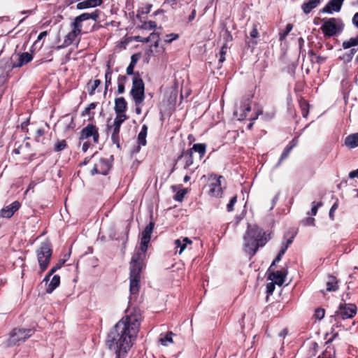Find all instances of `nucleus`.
<instances>
[{
    "label": "nucleus",
    "mask_w": 358,
    "mask_h": 358,
    "mask_svg": "<svg viewBox=\"0 0 358 358\" xmlns=\"http://www.w3.org/2000/svg\"><path fill=\"white\" fill-rule=\"evenodd\" d=\"M101 84L100 80H94L93 81L90 80L87 83L88 92L89 94L92 96L94 94L96 89Z\"/></svg>",
    "instance_id": "2f4dec72"
},
{
    "label": "nucleus",
    "mask_w": 358,
    "mask_h": 358,
    "mask_svg": "<svg viewBox=\"0 0 358 358\" xmlns=\"http://www.w3.org/2000/svg\"><path fill=\"white\" fill-rule=\"evenodd\" d=\"M173 334L171 331L168 332L164 337L159 339V342L162 345L167 346L169 343H173L172 336Z\"/></svg>",
    "instance_id": "473e14b6"
},
{
    "label": "nucleus",
    "mask_w": 358,
    "mask_h": 358,
    "mask_svg": "<svg viewBox=\"0 0 358 358\" xmlns=\"http://www.w3.org/2000/svg\"><path fill=\"white\" fill-rule=\"evenodd\" d=\"M352 22H358V12L352 17Z\"/></svg>",
    "instance_id": "774afa93"
},
{
    "label": "nucleus",
    "mask_w": 358,
    "mask_h": 358,
    "mask_svg": "<svg viewBox=\"0 0 358 358\" xmlns=\"http://www.w3.org/2000/svg\"><path fill=\"white\" fill-rule=\"evenodd\" d=\"M179 38V35L178 34H169L165 36L164 41L167 43H171L172 41L177 40Z\"/></svg>",
    "instance_id": "37998d69"
},
{
    "label": "nucleus",
    "mask_w": 358,
    "mask_h": 358,
    "mask_svg": "<svg viewBox=\"0 0 358 358\" xmlns=\"http://www.w3.org/2000/svg\"><path fill=\"white\" fill-rule=\"evenodd\" d=\"M65 262V260H61L59 261V262L58 264H57L55 266H53L50 271V274H53L54 273H55L58 269H59L62 266L63 264H64Z\"/></svg>",
    "instance_id": "de8ad7c7"
},
{
    "label": "nucleus",
    "mask_w": 358,
    "mask_h": 358,
    "mask_svg": "<svg viewBox=\"0 0 358 358\" xmlns=\"http://www.w3.org/2000/svg\"><path fill=\"white\" fill-rule=\"evenodd\" d=\"M60 284V277L55 275L52 278L51 281L48 284L46 287V292L48 294L52 293Z\"/></svg>",
    "instance_id": "393cba45"
},
{
    "label": "nucleus",
    "mask_w": 358,
    "mask_h": 358,
    "mask_svg": "<svg viewBox=\"0 0 358 358\" xmlns=\"http://www.w3.org/2000/svg\"><path fill=\"white\" fill-rule=\"evenodd\" d=\"M338 207V204L337 203H334L332 207L330 209V211H329V217L333 220L334 219V210L337 208Z\"/></svg>",
    "instance_id": "864d4df0"
},
{
    "label": "nucleus",
    "mask_w": 358,
    "mask_h": 358,
    "mask_svg": "<svg viewBox=\"0 0 358 358\" xmlns=\"http://www.w3.org/2000/svg\"><path fill=\"white\" fill-rule=\"evenodd\" d=\"M17 61L13 63V67H21L23 65L29 63L33 59V57L29 52H23L17 55Z\"/></svg>",
    "instance_id": "aec40b11"
},
{
    "label": "nucleus",
    "mask_w": 358,
    "mask_h": 358,
    "mask_svg": "<svg viewBox=\"0 0 358 358\" xmlns=\"http://www.w3.org/2000/svg\"><path fill=\"white\" fill-rule=\"evenodd\" d=\"M320 3V0H307L302 5V9L304 13H308L313 8H316Z\"/></svg>",
    "instance_id": "a878e982"
},
{
    "label": "nucleus",
    "mask_w": 358,
    "mask_h": 358,
    "mask_svg": "<svg viewBox=\"0 0 358 358\" xmlns=\"http://www.w3.org/2000/svg\"><path fill=\"white\" fill-rule=\"evenodd\" d=\"M125 119H122L121 117L115 118L113 125H108V129L111 133L112 142L116 145L117 148H120V131L122 124L125 121Z\"/></svg>",
    "instance_id": "9b49d317"
},
{
    "label": "nucleus",
    "mask_w": 358,
    "mask_h": 358,
    "mask_svg": "<svg viewBox=\"0 0 358 358\" xmlns=\"http://www.w3.org/2000/svg\"><path fill=\"white\" fill-rule=\"evenodd\" d=\"M156 26L153 25L152 24H143L142 25L139 26L138 27L142 29H148L149 31L152 30Z\"/></svg>",
    "instance_id": "603ef678"
},
{
    "label": "nucleus",
    "mask_w": 358,
    "mask_h": 358,
    "mask_svg": "<svg viewBox=\"0 0 358 358\" xmlns=\"http://www.w3.org/2000/svg\"><path fill=\"white\" fill-rule=\"evenodd\" d=\"M228 46L227 43L224 44L219 52V62L222 63L225 61V55L227 54Z\"/></svg>",
    "instance_id": "58836bf2"
},
{
    "label": "nucleus",
    "mask_w": 358,
    "mask_h": 358,
    "mask_svg": "<svg viewBox=\"0 0 358 358\" xmlns=\"http://www.w3.org/2000/svg\"><path fill=\"white\" fill-rule=\"evenodd\" d=\"M287 275V271H277L270 274L269 278L274 282L275 284L282 285L285 282Z\"/></svg>",
    "instance_id": "412c9836"
},
{
    "label": "nucleus",
    "mask_w": 358,
    "mask_h": 358,
    "mask_svg": "<svg viewBox=\"0 0 358 358\" xmlns=\"http://www.w3.org/2000/svg\"><path fill=\"white\" fill-rule=\"evenodd\" d=\"M101 13V12L99 10L96 9L90 13H83V14L80 15L79 16L76 17L75 18L73 22H76V23L83 22V21L88 20L90 19H92V20H94L95 22H96L99 19V15Z\"/></svg>",
    "instance_id": "a211bd4d"
},
{
    "label": "nucleus",
    "mask_w": 358,
    "mask_h": 358,
    "mask_svg": "<svg viewBox=\"0 0 358 358\" xmlns=\"http://www.w3.org/2000/svg\"><path fill=\"white\" fill-rule=\"evenodd\" d=\"M187 191L186 189H182L178 191L173 196L174 200L181 202L183 200L184 196L187 194Z\"/></svg>",
    "instance_id": "ea45409f"
},
{
    "label": "nucleus",
    "mask_w": 358,
    "mask_h": 358,
    "mask_svg": "<svg viewBox=\"0 0 358 358\" xmlns=\"http://www.w3.org/2000/svg\"><path fill=\"white\" fill-rule=\"evenodd\" d=\"M267 292L272 293L274 289V284L272 282L268 283L266 285Z\"/></svg>",
    "instance_id": "13d9d810"
},
{
    "label": "nucleus",
    "mask_w": 358,
    "mask_h": 358,
    "mask_svg": "<svg viewBox=\"0 0 358 358\" xmlns=\"http://www.w3.org/2000/svg\"><path fill=\"white\" fill-rule=\"evenodd\" d=\"M321 206V203L315 204V202L313 203V206L311 208L310 214L312 215H315L317 213L318 208Z\"/></svg>",
    "instance_id": "3c124183"
},
{
    "label": "nucleus",
    "mask_w": 358,
    "mask_h": 358,
    "mask_svg": "<svg viewBox=\"0 0 358 358\" xmlns=\"http://www.w3.org/2000/svg\"><path fill=\"white\" fill-rule=\"evenodd\" d=\"M159 39V35L154 32L151 33L148 37H143L141 36H135V40L136 41L143 43L154 42L155 46H158Z\"/></svg>",
    "instance_id": "5701e85b"
},
{
    "label": "nucleus",
    "mask_w": 358,
    "mask_h": 358,
    "mask_svg": "<svg viewBox=\"0 0 358 358\" xmlns=\"http://www.w3.org/2000/svg\"><path fill=\"white\" fill-rule=\"evenodd\" d=\"M110 166L111 165L107 159L99 158V160L94 163V167L91 170V174L92 176L94 174L106 175Z\"/></svg>",
    "instance_id": "f8f14e48"
},
{
    "label": "nucleus",
    "mask_w": 358,
    "mask_h": 358,
    "mask_svg": "<svg viewBox=\"0 0 358 358\" xmlns=\"http://www.w3.org/2000/svg\"><path fill=\"white\" fill-rule=\"evenodd\" d=\"M206 145L204 143H196L194 144L192 148L189 150H192L198 152L200 155V157H203L206 153Z\"/></svg>",
    "instance_id": "c756f323"
},
{
    "label": "nucleus",
    "mask_w": 358,
    "mask_h": 358,
    "mask_svg": "<svg viewBox=\"0 0 358 358\" xmlns=\"http://www.w3.org/2000/svg\"><path fill=\"white\" fill-rule=\"evenodd\" d=\"M134 66H132V65H129L127 68V73L128 75H133L134 74Z\"/></svg>",
    "instance_id": "bf43d9fd"
},
{
    "label": "nucleus",
    "mask_w": 358,
    "mask_h": 358,
    "mask_svg": "<svg viewBox=\"0 0 358 358\" xmlns=\"http://www.w3.org/2000/svg\"><path fill=\"white\" fill-rule=\"evenodd\" d=\"M155 227V222H150L144 229L141 233V239L140 248L136 251L132 256V258L144 260L146 255V252L148 247V243L150 241L151 234Z\"/></svg>",
    "instance_id": "20e7f679"
},
{
    "label": "nucleus",
    "mask_w": 358,
    "mask_h": 358,
    "mask_svg": "<svg viewBox=\"0 0 358 358\" xmlns=\"http://www.w3.org/2000/svg\"><path fill=\"white\" fill-rule=\"evenodd\" d=\"M317 358H334L331 357L330 352L327 350L321 355H319Z\"/></svg>",
    "instance_id": "6e6d98bb"
},
{
    "label": "nucleus",
    "mask_w": 358,
    "mask_h": 358,
    "mask_svg": "<svg viewBox=\"0 0 358 358\" xmlns=\"http://www.w3.org/2000/svg\"><path fill=\"white\" fill-rule=\"evenodd\" d=\"M321 29L326 36L331 37L343 30V24H322Z\"/></svg>",
    "instance_id": "2eb2a0df"
},
{
    "label": "nucleus",
    "mask_w": 358,
    "mask_h": 358,
    "mask_svg": "<svg viewBox=\"0 0 358 358\" xmlns=\"http://www.w3.org/2000/svg\"><path fill=\"white\" fill-rule=\"evenodd\" d=\"M34 332V331L32 329H14L10 333V337L7 341L8 345L13 346L24 342L33 335Z\"/></svg>",
    "instance_id": "0eeeda50"
},
{
    "label": "nucleus",
    "mask_w": 358,
    "mask_h": 358,
    "mask_svg": "<svg viewBox=\"0 0 358 358\" xmlns=\"http://www.w3.org/2000/svg\"><path fill=\"white\" fill-rule=\"evenodd\" d=\"M293 147H294V145H288L285 148L284 151L282 152V153L280 156V160L278 162V164H280L283 159H285V158H287L288 157V155H289V152L292 150V149L293 148Z\"/></svg>",
    "instance_id": "a19ab883"
},
{
    "label": "nucleus",
    "mask_w": 358,
    "mask_h": 358,
    "mask_svg": "<svg viewBox=\"0 0 358 358\" xmlns=\"http://www.w3.org/2000/svg\"><path fill=\"white\" fill-rule=\"evenodd\" d=\"M243 239L244 250L251 256L255 255L259 247H262L266 242L262 230L256 227H249Z\"/></svg>",
    "instance_id": "f03ea898"
},
{
    "label": "nucleus",
    "mask_w": 358,
    "mask_h": 358,
    "mask_svg": "<svg viewBox=\"0 0 358 358\" xmlns=\"http://www.w3.org/2000/svg\"><path fill=\"white\" fill-rule=\"evenodd\" d=\"M151 8H152V6H151V5H150V6H148L145 7V8H143V9H142L141 13H142L143 14V13H147V14H148V13H150Z\"/></svg>",
    "instance_id": "69168bd1"
},
{
    "label": "nucleus",
    "mask_w": 358,
    "mask_h": 358,
    "mask_svg": "<svg viewBox=\"0 0 358 358\" xmlns=\"http://www.w3.org/2000/svg\"><path fill=\"white\" fill-rule=\"evenodd\" d=\"M358 45V35L355 38H351L348 41H344L343 43V48L344 49H348L351 47L355 46Z\"/></svg>",
    "instance_id": "72a5a7b5"
},
{
    "label": "nucleus",
    "mask_w": 358,
    "mask_h": 358,
    "mask_svg": "<svg viewBox=\"0 0 358 358\" xmlns=\"http://www.w3.org/2000/svg\"><path fill=\"white\" fill-rule=\"evenodd\" d=\"M143 264V260L131 258L130 262V292L131 294H136L139 291Z\"/></svg>",
    "instance_id": "7ed1b4c3"
},
{
    "label": "nucleus",
    "mask_w": 358,
    "mask_h": 358,
    "mask_svg": "<svg viewBox=\"0 0 358 358\" xmlns=\"http://www.w3.org/2000/svg\"><path fill=\"white\" fill-rule=\"evenodd\" d=\"M326 285L327 292H334L338 289V281L334 276L328 277Z\"/></svg>",
    "instance_id": "bb28decb"
},
{
    "label": "nucleus",
    "mask_w": 358,
    "mask_h": 358,
    "mask_svg": "<svg viewBox=\"0 0 358 358\" xmlns=\"http://www.w3.org/2000/svg\"><path fill=\"white\" fill-rule=\"evenodd\" d=\"M349 177L350 178H358V169L357 170L352 171L349 173Z\"/></svg>",
    "instance_id": "052dcab7"
},
{
    "label": "nucleus",
    "mask_w": 358,
    "mask_h": 358,
    "mask_svg": "<svg viewBox=\"0 0 358 358\" xmlns=\"http://www.w3.org/2000/svg\"><path fill=\"white\" fill-rule=\"evenodd\" d=\"M345 145L349 148H355L358 146V133L348 136L345 140Z\"/></svg>",
    "instance_id": "b1692460"
},
{
    "label": "nucleus",
    "mask_w": 358,
    "mask_h": 358,
    "mask_svg": "<svg viewBox=\"0 0 358 358\" xmlns=\"http://www.w3.org/2000/svg\"><path fill=\"white\" fill-rule=\"evenodd\" d=\"M66 147V142L65 140L58 141L55 145V150L59 152L63 150Z\"/></svg>",
    "instance_id": "79ce46f5"
},
{
    "label": "nucleus",
    "mask_w": 358,
    "mask_h": 358,
    "mask_svg": "<svg viewBox=\"0 0 358 358\" xmlns=\"http://www.w3.org/2000/svg\"><path fill=\"white\" fill-rule=\"evenodd\" d=\"M287 334V330L286 329L282 330L279 333V336H281V337H285Z\"/></svg>",
    "instance_id": "338daca9"
},
{
    "label": "nucleus",
    "mask_w": 358,
    "mask_h": 358,
    "mask_svg": "<svg viewBox=\"0 0 358 358\" xmlns=\"http://www.w3.org/2000/svg\"><path fill=\"white\" fill-rule=\"evenodd\" d=\"M90 137H92L93 142L94 143H99V134L98 128L92 124H88L86 127L82 129L80 132L79 140L83 141L89 138Z\"/></svg>",
    "instance_id": "1a4fd4ad"
},
{
    "label": "nucleus",
    "mask_w": 358,
    "mask_h": 358,
    "mask_svg": "<svg viewBox=\"0 0 358 358\" xmlns=\"http://www.w3.org/2000/svg\"><path fill=\"white\" fill-rule=\"evenodd\" d=\"M300 108L301 110L302 116L306 118L309 113V104L305 100L300 101Z\"/></svg>",
    "instance_id": "f704fd0d"
},
{
    "label": "nucleus",
    "mask_w": 358,
    "mask_h": 358,
    "mask_svg": "<svg viewBox=\"0 0 358 358\" xmlns=\"http://www.w3.org/2000/svg\"><path fill=\"white\" fill-rule=\"evenodd\" d=\"M48 35V31H42L39 34V35L38 36V40H41L42 38H43L45 36H46Z\"/></svg>",
    "instance_id": "0e129e2a"
},
{
    "label": "nucleus",
    "mask_w": 358,
    "mask_h": 358,
    "mask_svg": "<svg viewBox=\"0 0 358 358\" xmlns=\"http://www.w3.org/2000/svg\"><path fill=\"white\" fill-rule=\"evenodd\" d=\"M186 155H188V159L186 161L185 169H187L193 164L192 152V150H187Z\"/></svg>",
    "instance_id": "c03bdc74"
},
{
    "label": "nucleus",
    "mask_w": 358,
    "mask_h": 358,
    "mask_svg": "<svg viewBox=\"0 0 358 358\" xmlns=\"http://www.w3.org/2000/svg\"><path fill=\"white\" fill-rule=\"evenodd\" d=\"M108 69L105 74V90H108V86L111 84L112 71L109 64L107 65Z\"/></svg>",
    "instance_id": "c9c22d12"
},
{
    "label": "nucleus",
    "mask_w": 358,
    "mask_h": 358,
    "mask_svg": "<svg viewBox=\"0 0 358 358\" xmlns=\"http://www.w3.org/2000/svg\"><path fill=\"white\" fill-rule=\"evenodd\" d=\"M325 311L322 308H317L315 312V317L316 319L320 320L324 317Z\"/></svg>",
    "instance_id": "a18cd8bd"
},
{
    "label": "nucleus",
    "mask_w": 358,
    "mask_h": 358,
    "mask_svg": "<svg viewBox=\"0 0 358 358\" xmlns=\"http://www.w3.org/2000/svg\"><path fill=\"white\" fill-rule=\"evenodd\" d=\"M357 313V306L353 303H343L339 306L335 313V320L352 318Z\"/></svg>",
    "instance_id": "6e6552de"
},
{
    "label": "nucleus",
    "mask_w": 358,
    "mask_h": 358,
    "mask_svg": "<svg viewBox=\"0 0 358 358\" xmlns=\"http://www.w3.org/2000/svg\"><path fill=\"white\" fill-rule=\"evenodd\" d=\"M102 3V0H83L77 4L76 8L78 9H85L100 6Z\"/></svg>",
    "instance_id": "4be33fe9"
},
{
    "label": "nucleus",
    "mask_w": 358,
    "mask_h": 358,
    "mask_svg": "<svg viewBox=\"0 0 358 358\" xmlns=\"http://www.w3.org/2000/svg\"><path fill=\"white\" fill-rule=\"evenodd\" d=\"M139 58H140V55L138 54L132 55L131 56V62L129 64L135 66L136 64H137Z\"/></svg>",
    "instance_id": "8fccbe9b"
},
{
    "label": "nucleus",
    "mask_w": 358,
    "mask_h": 358,
    "mask_svg": "<svg viewBox=\"0 0 358 358\" xmlns=\"http://www.w3.org/2000/svg\"><path fill=\"white\" fill-rule=\"evenodd\" d=\"M20 203L17 201L13 202L9 206L2 208L0 211V216L3 218H10L20 208Z\"/></svg>",
    "instance_id": "dca6fc26"
},
{
    "label": "nucleus",
    "mask_w": 358,
    "mask_h": 358,
    "mask_svg": "<svg viewBox=\"0 0 358 358\" xmlns=\"http://www.w3.org/2000/svg\"><path fill=\"white\" fill-rule=\"evenodd\" d=\"M127 80V78L125 76H119L117 78V94H121L124 92L125 87L124 85Z\"/></svg>",
    "instance_id": "7c9ffc66"
},
{
    "label": "nucleus",
    "mask_w": 358,
    "mask_h": 358,
    "mask_svg": "<svg viewBox=\"0 0 358 358\" xmlns=\"http://www.w3.org/2000/svg\"><path fill=\"white\" fill-rule=\"evenodd\" d=\"M250 35L252 38H257L259 35L258 31L256 27H254L250 31Z\"/></svg>",
    "instance_id": "4d7b16f0"
},
{
    "label": "nucleus",
    "mask_w": 358,
    "mask_h": 358,
    "mask_svg": "<svg viewBox=\"0 0 358 358\" xmlns=\"http://www.w3.org/2000/svg\"><path fill=\"white\" fill-rule=\"evenodd\" d=\"M148 133V127L143 124L141 127V130L138 135V143L140 145L145 146L146 145V136Z\"/></svg>",
    "instance_id": "cd10ccee"
},
{
    "label": "nucleus",
    "mask_w": 358,
    "mask_h": 358,
    "mask_svg": "<svg viewBox=\"0 0 358 358\" xmlns=\"http://www.w3.org/2000/svg\"><path fill=\"white\" fill-rule=\"evenodd\" d=\"M96 105L95 103H91L87 108H85V110L82 113L83 116H85L87 115L90 110L94 109L96 108Z\"/></svg>",
    "instance_id": "09e8293b"
},
{
    "label": "nucleus",
    "mask_w": 358,
    "mask_h": 358,
    "mask_svg": "<svg viewBox=\"0 0 358 358\" xmlns=\"http://www.w3.org/2000/svg\"><path fill=\"white\" fill-rule=\"evenodd\" d=\"M196 9L194 8V9H192L190 15L188 17L189 21H190V22L193 21L196 17Z\"/></svg>",
    "instance_id": "5fc2aeb1"
},
{
    "label": "nucleus",
    "mask_w": 358,
    "mask_h": 358,
    "mask_svg": "<svg viewBox=\"0 0 358 358\" xmlns=\"http://www.w3.org/2000/svg\"><path fill=\"white\" fill-rule=\"evenodd\" d=\"M141 318L139 312L127 311L108 333L106 345L115 353L116 358L124 357L132 346L139 331Z\"/></svg>",
    "instance_id": "f257e3e1"
},
{
    "label": "nucleus",
    "mask_w": 358,
    "mask_h": 358,
    "mask_svg": "<svg viewBox=\"0 0 358 358\" xmlns=\"http://www.w3.org/2000/svg\"><path fill=\"white\" fill-rule=\"evenodd\" d=\"M90 143H88V142H85V143L83 144V146H82V150H83V152H87V150L89 149V148H90Z\"/></svg>",
    "instance_id": "e2e57ef3"
},
{
    "label": "nucleus",
    "mask_w": 358,
    "mask_h": 358,
    "mask_svg": "<svg viewBox=\"0 0 358 358\" xmlns=\"http://www.w3.org/2000/svg\"><path fill=\"white\" fill-rule=\"evenodd\" d=\"M127 108V103L124 97H118L115 99L114 110L116 113V118L121 117L122 119H128L125 114Z\"/></svg>",
    "instance_id": "ddd939ff"
},
{
    "label": "nucleus",
    "mask_w": 358,
    "mask_h": 358,
    "mask_svg": "<svg viewBox=\"0 0 358 358\" xmlns=\"http://www.w3.org/2000/svg\"><path fill=\"white\" fill-rule=\"evenodd\" d=\"M287 249V246H284L281 250L279 252L278 255H277V257L275 258V259L273 260V262H272L271 265L270 266V268H269V271L273 269V266H275V264L277 263V262H279L280 260H281V258L283 256V255L285 253L286 250Z\"/></svg>",
    "instance_id": "e433bc0d"
},
{
    "label": "nucleus",
    "mask_w": 358,
    "mask_h": 358,
    "mask_svg": "<svg viewBox=\"0 0 358 358\" xmlns=\"http://www.w3.org/2000/svg\"><path fill=\"white\" fill-rule=\"evenodd\" d=\"M37 259L40 268V272L45 271L50 262L52 250L51 245L48 242H43L36 251Z\"/></svg>",
    "instance_id": "39448f33"
},
{
    "label": "nucleus",
    "mask_w": 358,
    "mask_h": 358,
    "mask_svg": "<svg viewBox=\"0 0 358 358\" xmlns=\"http://www.w3.org/2000/svg\"><path fill=\"white\" fill-rule=\"evenodd\" d=\"M130 94L136 106H140L145 99V85L138 73L135 74Z\"/></svg>",
    "instance_id": "423d86ee"
},
{
    "label": "nucleus",
    "mask_w": 358,
    "mask_h": 358,
    "mask_svg": "<svg viewBox=\"0 0 358 358\" xmlns=\"http://www.w3.org/2000/svg\"><path fill=\"white\" fill-rule=\"evenodd\" d=\"M343 0H331L322 10V13H331L333 11L338 12L341 10Z\"/></svg>",
    "instance_id": "f3484780"
},
{
    "label": "nucleus",
    "mask_w": 358,
    "mask_h": 358,
    "mask_svg": "<svg viewBox=\"0 0 358 358\" xmlns=\"http://www.w3.org/2000/svg\"><path fill=\"white\" fill-rule=\"evenodd\" d=\"M192 241L188 238H184L182 241L180 239H177L175 241V245L176 248H179L180 250L178 253L180 255L183 250L185 249L187 244H191Z\"/></svg>",
    "instance_id": "c85d7f7f"
},
{
    "label": "nucleus",
    "mask_w": 358,
    "mask_h": 358,
    "mask_svg": "<svg viewBox=\"0 0 358 358\" xmlns=\"http://www.w3.org/2000/svg\"><path fill=\"white\" fill-rule=\"evenodd\" d=\"M81 33V24H72L71 29L68 34L66 35L63 46L66 47L71 45L78 35Z\"/></svg>",
    "instance_id": "4468645a"
},
{
    "label": "nucleus",
    "mask_w": 358,
    "mask_h": 358,
    "mask_svg": "<svg viewBox=\"0 0 358 358\" xmlns=\"http://www.w3.org/2000/svg\"><path fill=\"white\" fill-rule=\"evenodd\" d=\"M251 110L249 101L247 100L243 102L240 106L239 110L234 111V115L237 117L238 120H243L247 117V113Z\"/></svg>",
    "instance_id": "6ab92c4d"
},
{
    "label": "nucleus",
    "mask_w": 358,
    "mask_h": 358,
    "mask_svg": "<svg viewBox=\"0 0 358 358\" xmlns=\"http://www.w3.org/2000/svg\"><path fill=\"white\" fill-rule=\"evenodd\" d=\"M237 201V196H234L231 198L229 203L227 204V211L231 212L234 210V206Z\"/></svg>",
    "instance_id": "49530a36"
},
{
    "label": "nucleus",
    "mask_w": 358,
    "mask_h": 358,
    "mask_svg": "<svg viewBox=\"0 0 358 358\" xmlns=\"http://www.w3.org/2000/svg\"><path fill=\"white\" fill-rule=\"evenodd\" d=\"M292 25L291 24H287L285 29L284 31H281L279 33V38L280 40L284 41L287 36V34L292 31Z\"/></svg>",
    "instance_id": "4c0bfd02"
},
{
    "label": "nucleus",
    "mask_w": 358,
    "mask_h": 358,
    "mask_svg": "<svg viewBox=\"0 0 358 358\" xmlns=\"http://www.w3.org/2000/svg\"><path fill=\"white\" fill-rule=\"evenodd\" d=\"M315 222V219L312 217H308L305 220V224L306 225H313Z\"/></svg>",
    "instance_id": "680f3d73"
},
{
    "label": "nucleus",
    "mask_w": 358,
    "mask_h": 358,
    "mask_svg": "<svg viewBox=\"0 0 358 358\" xmlns=\"http://www.w3.org/2000/svg\"><path fill=\"white\" fill-rule=\"evenodd\" d=\"M222 176L217 177L215 175H211L209 178L210 183L209 184L208 194L210 196L221 197L222 194V188L221 187V179Z\"/></svg>",
    "instance_id": "9d476101"
}]
</instances>
